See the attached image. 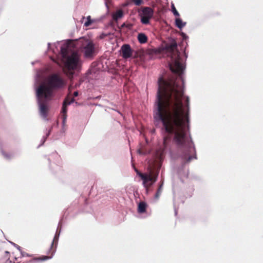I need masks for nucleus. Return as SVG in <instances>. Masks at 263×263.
Listing matches in <instances>:
<instances>
[{"instance_id":"nucleus-1","label":"nucleus","mask_w":263,"mask_h":263,"mask_svg":"<svg viewBox=\"0 0 263 263\" xmlns=\"http://www.w3.org/2000/svg\"><path fill=\"white\" fill-rule=\"evenodd\" d=\"M165 49L171 54L170 69L176 76L167 80L163 78H160L158 80L154 117L162 122L163 128L167 133L163 138V151L166 149L172 135L173 142L178 151H195L191 138L188 135L189 115L184 112L182 100L184 82L181 74L184 66L176 42L173 41L166 44Z\"/></svg>"},{"instance_id":"nucleus-2","label":"nucleus","mask_w":263,"mask_h":263,"mask_svg":"<svg viewBox=\"0 0 263 263\" xmlns=\"http://www.w3.org/2000/svg\"><path fill=\"white\" fill-rule=\"evenodd\" d=\"M64 85V81L58 74H51L38 87L36 91V96L40 98L51 99L53 91L61 88Z\"/></svg>"},{"instance_id":"nucleus-3","label":"nucleus","mask_w":263,"mask_h":263,"mask_svg":"<svg viewBox=\"0 0 263 263\" xmlns=\"http://www.w3.org/2000/svg\"><path fill=\"white\" fill-rule=\"evenodd\" d=\"M72 43H69L65 46L62 47L61 52L64 59L66 60V66L69 69H76L80 63V56L76 51H72L70 53L71 47L72 46Z\"/></svg>"},{"instance_id":"nucleus-4","label":"nucleus","mask_w":263,"mask_h":263,"mask_svg":"<svg viewBox=\"0 0 263 263\" xmlns=\"http://www.w3.org/2000/svg\"><path fill=\"white\" fill-rule=\"evenodd\" d=\"M137 172V175L141 178L143 180V184L148 192L149 187L155 183L157 180L159 174V170H157L154 172L153 170H151L149 174H145L140 173L136 168L135 169Z\"/></svg>"},{"instance_id":"nucleus-5","label":"nucleus","mask_w":263,"mask_h":263,"mask_svg":"<svg viewBox=\"0 0 263 263\" xmlns=\"http://www.w3.org/2000/svg\"><path fill=\"white\" fill-rule=\"evenodd\" d=\"M77 44L80 47L83 48L85 57L89 58L92 55L95 51L94 44L92 42L82 39L78 42Z\"/></svg>"},{"instance_id":"nucleus-6","label":"nucleus","mask_w":263,"mask_h":263,"mask_svg":"<svg viewBox=\"0 0 263 263\" xmlns=\"http://www.w3.org/2000/svg\"><path fill=\"white\" fill-rule=\"evenodd\" d=\"M154 12V10L151 7H142L139 11L141 22L144 25L149 24V21L153 17Z\"/></svg>"},{"instance_id":"nucleus-7","label":"nucleus","mask_w":263,"mask_h":263,"mask_svg":"<svg viewBox=\"0 0 263 263\" xmlns=\"http://www.w3.org/2000/svg\"><path fill=\"white\" fill-rule=\"evenodd\" d=\"M58 242V237L55 235L52 240V243L50 246V248L47 253L48 255L42 256V257H40L38 258H34L33 260H30L29 262L32 263V262L35 260L44 261L51 258L56 251Z\"/></svg>"},{"instance_id":"nucleus-8","label":"nucleus","mask_w":263,"mask_h":263,"mask_svg":"<svg viewBox=\"0 0 263 263\" xmlns=\"http://www.w3.org/2000/svg\"><path fill=\"white\" fill-rule=\"evenodd\" d=\"M37 98L39 100L40 114L44 118H46L48 110L46 101H49L51 99H46L45 98Z\"/></svg>"},{"instance_id":"nucleus-9","label":"nucleus","mask_w":263,"mask_h":263,"mask_svg":"<svg viewBox=\"0 0 263 263\" xmlns=\"http://www.w3.org/2000/svg\"><path fill=\"white\" fill-rule=\"evenodd\" d=\"M122 57L125 59L130 58L133 55V50L128 44H124L121 48Z\"/></svg>"},{"instance_id":"nucleus-10","label":"nucleus","mask_w":263,"mask_h":263,"mask_svg":"<svg viewBox=\"0 0 263 263\" xmlns=\"http://www.w3.org/2000/svg\"><path fill=\"white\" fill-rule=\"evenodd\" d=\"M74 101V98L67 97L63 104L62 113L63 114V122L64 123L66 119V113L67 111V106Z\"/></svg>"},{"instance_id":"nucleus-11","label":"nucleus","mask_w":263,"mask_h":263,"mask_svg":"<svg viewBox=\"0 0 263 263\" xmlns=\"http://www.w3.org/2000/svg\"><path fill=\"white\" fill-rule=\"evenodd\" d=\"M10 258V253L5 251L3 255H0V263H7Z\"/></svg>"},{"instance_id":"nucleus-12","label":"nucleus","mask_w":263,"mask_h":263,"mask_svg":"<svg viewBox=\"0 0 263 263\" xmlns=\"http://www.w3.org/2000/svg\"><path fill=\"white\" fill-rule=\"evenodd\" d=\"M147 204L143 201L139 202L138 206V212L139 213H143L146 211Z\"/></svg>"},{"instance_id":"nucleus-13","label":"nucleus","mask_w":263,"mask_h":263,"mask_svg":"<svg viewBox=\"0 0 263 263\" xmlns=\"http://www.w3.org/2000/svg\"><path fill=\"white\" fill-rule=\"evenodd\" d=\"M123 16V12L122 10H117L112 15V18L114 21H117L119 19L122 18Z\"/></svg>"},{"instance_id":"nucleus-14","label":"nucleus","mask_w":263,"mask_h":263,"mask_svg":"<svg viewBox=\"0 0 263 263\" xmlns=\"http://www.w3.org/2000/svg\"><path fill=\"white\" fill-rule=\"evenodd\" d=\"M138 40L139 43L141 44H144L147 42V37L145 34L140 33L138 35Z\"/></svg>"},{"instance_id":"nucleus-15","label":"nucleus","mask_w":263,"mask_h":263,"mask_svg":"<svg viewBox=\"0 0 263 263\" xmlns=\"http://www.w3.org/2000/svg\"><path fill=\"white\" fill-rule=\"evenodd\" d=\"M176 26L179 29L182 28L185 25V23H183L182 21L179 18H177L175 21Z\"/></svg>"},{"instance_id":"nucleus-16","label":"nucleus","mask_w":263,"mask_h":263,"mask_svg":"<svg viewBox=\"0 0 263 263\" xmlns=\"http://www.w3.org/2000/svg\"><path fill=\"white\" fill-rule=\"evenodd\" d=\"M162 186H163V182L162 183L159 185L157 191L155 194V198L158 199L161 194L162 190Z\"/></svg>"},{"instance_id":"nucleus-17","label":"nucleus","mask_w":263,"mask_h":263,"mask_svg":"<svg viewBox=\"0 0 263 263\" xmlns=\"http://www.w3.org/2000/svg\"><path fill=\"white\" fill-rule=\"evenodd\" d=\"M162 49L161 48L153 49L150 51L149 53L152 54H160L162 52Z\"/></svg>"},{"instance_id":"nucleus-18","label":"nucleus","mask_w":263,"mask_h":263,"mask_svg":"<svg viewBox=\"0 0 263 263\" xmlns=\"http://www.w3.org/2000/svg\"><path fill=\"white\" fill-rule=\"evenodd\" d=\"M92 23V21L91 19L90 16H88L87 17V21L84 23V26L85 27H88L90 26Z\"/></svg>"},{"instance_id":"nucleus-19","label":"nucleus","mask_w":263,"mask_h":263,"mask_svg":"<svg viewBox=\"0 0 263 263\" xmlns=\"http://www.w3.org/2000/svg\"><path fill=\"white\" fill-rule=\"evenodd\" d=\"M172 12H173V13L174 15H175L176 16H179V13H178V12L176 9L175 7L174 4L172 5Z\"/></svg>"},{"instance_id":"nucleus-20","label":"nucleus","mask_w":263,"mask_h":263,"mask_svg":"<svg viewBox=\"0 0 263 263\" xmlns=\"http://www.w3.org/2000/svg\"><path fill=\"white\" fill-rule=\"evenodd\" d=\"M133 1L137 6H140L142 3V0H133Z\"/></svg>"},{"instance_id":"nucleus-21","label":"nucleus","mask_w":263,"mask_h":263,"mask_svg":"<svg viewBox=\"0 0 263 263\" xmlns=\"http://www.w3.org/2000/svg\"><path fill=\"white\" fill-rule=\"evenodd\" d=\"M185 102H186V107H189V98L188 97H186Z\"/></svg>"},{"instance_id":"nucleus-22","label":"nucleus","mask_w":263,"mask_h":263,"mask_svg":"<svg viewBox=\"0 0 263 263\" xmlns=\"http://www.w3.org/2000/svg\"><path fill=\"white\" fill-rule=\"evenodd\" d=\"M74 97H77L78 96V91H74L73 93Z\"/></svg>"},{"instance_id":"nucleus-23","label":"nucleus","mask_w":263,"mask_h":263,"mask_svg":"<svg viewBox=\"0 0 263 263\" xmlns=\"http://www.w3.org/2000/svg\"><path fill=\"white\" fill-rule=\"evenodd\" d=\"M106 5H107V3L108 2L109 3L110 2V0H106Z\"/></svg>"}]
</instances>
